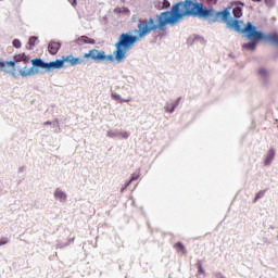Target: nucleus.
<instances>
[{
    "mask_svg": "<svg viewBox=\"0 0 278 278\" xmlns=\"http://www.w3.org/2000/svg\"><path fill=\"white\" fill-rule=\"evenodd\" d=\"M184 16H199L200 18H208L210 23H227L228 27H232L236 31H242V22L238 20L229 21L231 13L229 10L216 12L214 9H203V3H198L197 0H185L178 2L172 8L170 11H166L160 14V26L166 27V25H175L177 21L184 18Z\"/></svg>",
    "mask_w": 278,
    "mask_h": 278,
    "instance_id": "f257e3e1",
    "label": "nucleus"
},
{
    "mask_svg": "<svg viewBox=\"0 0 278 278\" xmlns=\"http://www.w3.org/2000/svg\"><path fill=\"white\" fill-rule=\"evenodd\" d=\"M137 27V35H132L131 33L119 35L113 54L106 55L103 50L91 49L88 53L84 54V58L87 60L91 59L94 62H114L115 58L116 62H123V60L127 58V53L134 49L136 42H139L142 38L149 36L151 31L162 29L164 26L160 25V15H157V22L153 17L139 20Z\"/></svg>",
    "mask_w": 278,
    "mask_h": 278,
    "instance_id": "f03ea898",
    "label": "nucleus"
},
{
    "mask_svg": "<svg viewBox=\"0 0 278 278\" xmlns=\"http://www.w3.org/2000/svg\"><path fill=\"white\" fill-rule=\"evenodd\" d=\"M248 30L250 31L249 34L250 38H253L254 40H266L267 42H271V45H275L276 47H278L277 33H270L269 35H266L262 31L255 30V27L251 26V24H249Z\"/></svg>",
    "mask_w": 278,
    "mask_h": 278,
    "instance_id": "7ed1b4c3",
    "label": "nucleus"
},
{
    "mask_svg": "<svg viewBox=\"0 0 278 278\" xmlns=\"http://www.w3.org/2000/svg\"><path fill=\"white\" fill-rule=\"evenodd\" d=\"M14 61H1L0 60V71L8 73V68H14L16 66V63L23 62L24 64H29V56L25 54V52L15 54L13 56Z\"/></svg>",
    "mask_w": 278,
    "mask_h": 278,
    "instance_id": "20e7f679",
    "label": "nucleus"
},
{
    "mask_svg": "<svg viewBox=\"0 0 278 278\" xmlns=\"http://www.w3.org/2000/svg\"><path fill=\"white\" fill-rule=\"evenodd\" d=\"M31 64L38 68H46L47 71H51V68H62L64 66V61H52L50 63H46L42 61V59H33Z\"/></svg>",
    "mask_w": 278,
    "mask_h": 278,
    "instance_id": "39448f33",
    "label": "nucleus"
},
{
    "mask_svg": "<svg viewBox=\"0 0 278 278\" xmlns=\"http://www.w3.org/2000/svg\"><path fill=\"white\" fill-rule=\"evenodd\" d=\"M249 25H251V27H254L255 28V31H257V28L251 23V22H248L245 27L243 28V34H245L247 38L249 40H253L252 42H248V43H244L242 46L243 49H248V51H255L256 47H257V41L260 40H264V42H267L265 39H254V38H251L249 36L250 31L248 30L249 29Z\"/></svg>",
    "mask_w": 278,
    "mask_h": 278,
    "instance_id": "423d86ee",
    "label": "nucleus"
},
{
    "mask_svg": "<svg viewBox=\"0 0 278 278\" xmlns=\"http://www.w3.org/2000/svg\"><path fill=\"white\" fill-rule=\"evenodd\" d=\"M56 62H68L71 64V66H77V64H83L84 63V59L81 58H75L73 55H67V56H63L62 60H56Z\"/></svg>",
    "mask_w": 278,
    "mask_h": 278,
    "instance_id": "0eeeda50",
    "label": "nucleus"
},
{
    "mask_svg": "<svg viewBox=\"0 0 278 278\" xmlns=\"http://www.w3.org/2000/svg\"><path fill=\"white\" fill-rule=\"evenodd\" d=\"M76 45H97V40L84 35L76 39Z\"/></svg>",
    "mask_w": 278,
    "mask_h": 278,
    "instance_id": "6e6552de",
    "label": "nucleus"
},
{
    "mask_svg": "<svg viewBox=\"0 0 278 278\" xmlns=\"http://www.w3.org/2000/svg\"><path fill=\"white\" fill-rule=\"evenodd\" d=\"M61 47H62V43L55 42V41H51L48 45V51H49V53H51V55H56L58 51H60Z\"/></svg>",
    "mask_w": 278,
    "mask_h": 278,
    "instance_id": "1a4fd4ad",
    "label": "nucleus"
},
{
    "mask_svg": "<svg viewBox=\"0 0 278 278\" xmlns=\"http://www.w3.org/2000/svg\"><path fill=\"white\" fill-rule=\"evenodd\" d=\"M36 67H27L24 66L23 70H20L21 77H31V75H36Z\"/></svg>",
    "mask_w": 278,
    "mask_h": 278,
    "instance_id": "9d476101",
    "label": "nucleus"
},
{
    "mask_svg": "<svg viewBox=\"0 0 278 278\" xmlns=\"http://www.w3.org/2000/svg\"><path fill=\"white\" fill-rule=\"evenodd\" d=\"M273 160H275V149L271 148V149L267 152V155H266L264 165H265V166H270V164H273Z\"/></svg>",
    "mask_w": 278,
    "mask_h": 278,
    "instance_id": "9b49d317",
    "label": "nucleus"
},
{
    "mask_svg": "<svg viewBox=\"0 0 278 278\" xmlns=\"http://www.w3.org/2000/svg\"><path fill=\"white\" fill-rule=\"evenodd\" d=\"M55 199H59V201H66V194L61 189H56L54 192Z\"/></svg>",
    "mask_w": 278,
    "mask_h": 278,
    "instance_id": "f8f14e48",
    "label": "nucleus"
},
{
    "mask_svg": "<svg viewBox=\"0 0 278 278\" xmlns=\"http://www.w3.org/2000/svg\"><path fill=\"white\" fill-rule=\"evenodd\" d=\"M137 179H140V172H135L132 175H131V178L130 180L126 184V187L125 188H129V186H131V182L132 181H137Z\"/></svg>",
    "mask_w": 278,
    "mask_h": 278,
    "instance_id": "ddd939ff",
    "label": "nucleus"
},
{
    "mask_svg": "<svg viewBox=\"0 0 278 278\" xmlns=\"http://www.w3.org/2000/svg\"><path fill=\"white\" fill-rule=\"evenodd\" d=\"M112 99H114V101H119V103H129V101H131V98L121 99V96L117 93H112Z\"/></svg>",
    "mask_w": 278,
    "mask_h": 278,
    "instance_id": "4468645a",
    "label": "nucleus"
},
{
    "mask_svg": "<svg viewBox=\"0 0 278 278\" xmlns=\"http://www.w3.org/2000/svg\"><path fill=\"white\" fill-rule=\"evenodd\" d=\"M174 249H177V251H179L180 253H182V255H186V253H188V251L186 250V247L184 245V243L181 242H177L174 245Z\"/></svg>",
    "mask_w": 278,
    "mask_h": 278,
    "instance_id": "2eb2a0df",
    "label": "nucleus"
},
{
    "mask_svg": "<svg viewBox=\"0 0 278 278\" xmlns=\"http://www.w3.org/2000/svg\"><path fill=\"white\" fill-rule=\"evenodd\" d=\"M114 14H129V10L125 7H117L114 9Z\"/></svg>",
    "mask_w": 278,
    "mask_h": 278,
    "instance_id": "dca6fc26",
    "label": "nucleus"
},
{
    "mask_svg": "<svg viewBox=\"0 0 278 278\" xmlns=\"http://www.w3.org/2000/svg\"><path fill=\"white\" fill-rule=\"evenodd\" d=\"M232 14H233L235 18H241V16H242V8H240V7L233 8Z\"/></svg>",
    "mask_w": 278,
    "mask_h": 278,
    "instance_id": "f3484780",
    "label": "nucleus"
},
{
    "mask_svg": "<svg viewBox=\"0 0 278 278\" xmlns=\"http://www.w3.org/2000/svg\"><path fill=\"white\" fill-rule=\"evenodd\" d=\"M36 42H38V37H30L28 40V49H34Z\"/></svg>",
    "mask_w": 278,
    "mask_h": 278,
    "instance_id": "a211bd4d",
    "label": "nucleus"
},
{
    "mask_svg": "<svg viewBox=\"0 0 278 278\" xmlns=\"http://www.w3.org/2000/svg\"><path fill=\"white\" fill-rule=\"evenodd\" d=\"M265 194H266V191H258V192L256 193L255 198H254V203H255L257 200L262 199V197H264Z\"/></svg>",
    "mask_w": 278,
    "mask_h": 278,
    "instance_id": "6ab92c4d",
    "label": "nucleus"
},
{
    "mask_svg": "<svg viewBox=\"0 0 278 278\" xmlns=\"http://www.w3.org/2000/svg\"><path fill=\"white\" fill-rule=\"evenodd\" d=\"M13 47H15V49H21V47H23V43L21 42V40L14 39Z\"/></svg>",
    "mask_w": 278,
    "mask_h": 278,
    "instance_id": "aec40b11",
    "label": "nucleus"
},
{
    "mask_svg": "<svg viewBox=\"0 0 278 278\" xmlns=\"http://www.w3.org/2000/svg\"><path fill=\"white\" fill-rule=\"evenodd\" d=\"M118 137L124 138L125 140H127V138H129V132H127V131L119 132Z\"/></svg>",
    "mask_w": 278,
    "mask_h": 278,
    "instance_id": "412c9836",
    "label": "nucleus"
},
{
    "mask_svg": "<svg viewBox=\"0 0 278 278\" xmlns=\"http://www.w3.org/2000/svg\"><path fill=\"white\" fill-rule=\"evenodd\" d=\"M207 5H216L218 3V0H206Z\"/></svg>",
    "mask_w": 278,
    "mask_h": 278,
    "instance_id": "4be33fe9",
    "label": "nucleus"
},
{
    "mask_svg": "<svg viewBox=\"0 0 278 278\" xmlns=\"http://www.w3.org/2000/svg\"><path fill=\"white\" fill-rule=\"evenodd\" d=\"M198 266L200 275H205V270H203V265H201V263H198Z\"/></svg>",
    "mask_w": 278,
    "mask_h": 278,
    "instance_id": "5701e85b",
    "label": "nucleus"
},
{
    "mask_svg": "<svg viewBox=\"0 0 278 278\" xmlns=\"http://www.w3.org/2000/svg\"><path fill=\"white\" fill-rule=\"evenodd\" d=\"M265 5H268V8H273L274 1L273 0H265Z\"/></svg>",
    "mask_w": 278,
    "mask_h": 278,
    "instance_id": "b1692460",
    "label": "nucleus"
},
{
    "mask_svg": "<svg viewBox=\"0 0 278 278\" xmlns=\"http://www.w3.org/2000/svg\"><path fill=\"white\" fill-rule=\"evenodd\" d=\"M8 242H9L8 238H2L0 240V247H3V244H8Z\"/></svg>",
    "mask_w": 278,
    "mask_h": 278,
    "instance_id": "393cba45",
    "label": "nucleus"
},
{
    "mask_svg": "<svg viewBox=\"0 0 278 278\" xmlns=\"http://www.w3.org/2000/svg\"><path fill=\"white\" fill-rule=\"evenodd\" d=\"M163 8H170V2L168 0H163Z\"/></svg>",
    "mask_w": 278,
    "mask_h": 278,
    "instance_id": "a878e982",
    "label": "nucleus"
},
{
    "mask_svg": "<svg viewBox=\"0 0 278 278\" xmlns=\"http://www.w3.org/2000/svg\"><path fill=\"white\" fill-rule=\"evenodd\" d=\"M258 73H260V75L262 76V77H266V70H264V68H261L260 71H258Z\"/></svg>",
    "mask_w": 278,
    "mask_h": 278,
    "instance_id": "bb28decb",
    "label": "nucleus"
},
{
    "mask_svg": "<svg viewBox=\"0 0 278 278\" xmlns=\"http://www.w3.org/2000/svg\"><path fill=\"white\" fill-rule=\"evenodd\" d=\"M236 5H241L242 8H244V2L237 1V2H236Z\"/></svg>",
    "mask_w": 278,
    "mask_h": 278,
    "instance_id": "cd10ccee",
    "label": "nucleus"
},
{
    "mask_svg": "<svg viewBox=\"0 0 278 278\" xmlns=\"http://www.w3.org/2000/svg\"><path fill=\"white\" fill-rule=\"evenodd\" d=\"M72 5H73V8H77V0H73Z\"/></svg>",
    "mask_w": 278,
    "mask_h": 278,
    "instance_id": "c85d7f7f",
    "label": "nucleus"
},
{
    "mask_svg": "<svg viewBox=\"0 0 278 278\" xmlns=\"http://www.w3.org/2000/svg\"><path fill=\"white\" fill-rule=\"evenodd\" d=\"M167 112L173 113L175 112V106H173L170 110L166 109Z\"/></svg>",
    "mask_w": 278,
    "mask_h": 278,
    "instance_id": "c756f323",
    "label": "nucleus"
},
{
    "mask_svg": "<svg viewBox=\"0 0 278 278\" xmlns=\"http://www.w3.org/2000/svg\"><path fill=\"white\" fill-rule=\"evenodd\" d=\"M45 125H51V122H46Z\"/></svg>",
    "mask_w": 278,
    "mask_h": 278,
    "instance_id": "7c9ffc66",
    "label": "nucleus"
},
{
    "mask_svg": "<svg viewBox=\"0 0 278 278\" xmlns=\"http://www.w3.org/2000/svg\"><path fill=\"white\" fill-rule=\"evenodd\" d=\"M179 101H181V98L178 99V103H179Z\"/></svg>",
    "mask_w": 278,
    "mask_h": 278,
    "instance_id": "2f4dec72",
    "label": "nucleus"
}]
</instances>
